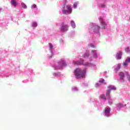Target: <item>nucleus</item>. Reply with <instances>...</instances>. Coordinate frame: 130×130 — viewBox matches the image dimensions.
I'll use <instances>...</instances> for the list:
<instances>
[{
  "instance_id": "obj_1",
  "label": "nucleus",
  "mask_w": 130,
  "mask_h": 130,
  "mask_svg": "<svg viewBox=\"0 0 130 130\" xmlns=\"http://www.w3.org/2000/svg\"><path fill=\"white\" fill-rule=\"evenodd\" d=\"M86 69H83L82 70L80 69H77L74 71V74L77 79H81V78H84V77L86 76Z\"/></svg>"
},
{
  "instance_id": "obj_2",
  "label": "nucleus",
  "mask_w": 130,
  "mask_h": 130,
  "mask_svg": "<svg viewBox=\"0 0 130 130\" xmlns=\"http://www.w3.org/2000/svg\"><path fill=\"white\" fill-rule=\"evenodd\" d=\"M67 10H63V14H71L72 13V8L70 6H67L66 7Z\"/></svg>"
},
{
  "instance_id": "obj_3",
  "label": "nucleus",
  "mask_w": 130,
  "mask_h": 130,
  "mask_svg": "<svg viewBox=\"0 0 130 130\" xmlns=\"http://www.w3.org/2000/svg\"><path fill=\"white\" fill-rule=\"evenodd\" d=\"M61 29L62 32H67V31H69V25L63 23L61 25Z\"/></svg>"
},
{
  "instance_id": "obj_4",
  "label": "nucleus",
  "mask_w": 130,
  "mask_h": 130,
  "mask_svg": "<svg viewBox=\"0 0 130 130\" xmlns=\"http://www.w3.org/2000/svg\"><path fill=\"white\" fill-rule=\"evenodd\" d=\"M107 90H110V91L111 92V91H115L116 88L114 86L110 85L107 87Z\"/></svg>"
},
{
  "instance_id": "obj_5",
  "label": "nucleus",
  "mask_w": 130,
  "mask_h": 130,
  "mask_svg": "<svg viewBox=\"0 0 130 130\" xmlns=\"http://www.w3.org/2000/svg\"><path fill=\"white\" fill-rule=\"evenodd\" d=\"M93 29L94 32H98V31H99V29H100V26L99 25H95L93 27Z\"/></svg>"
},
{
  "instance_id": "obj_6",
  "label": "nucleus",
  "mask_w": 130,
  "mask_h": 130,
  "mask_svg": "<svg viewBox=\"0 0 130 130\" xmlns=\"http://www.w3.org/2000/svg\"><path fill=\"white\" fill-rule=\"evenodd\" d=\"M122 55V53H121V51H119L117 53V57L118 58V59H121V56Z\"/></svg>"
},
{
  "instance_id": "obj_7",
  "label": "nucleus",
  "mask_w": 130,
  "mask_h": 130,
  "mask_svg": "<svg viewBox=\"0 0 130 130\" xmlns=\"http://www.w3.org/2000/svg\"><path fill=\"white\" fill-rule=\"evenodd\" d=\"M119 76L121 80H123V78H124V73H123V72H120L119 73Z\"/></svg>"
},
{
  "instance_id": "obj_8",
  "label": "nucleus",
  "mask_w": 130,
  "mask_h": 130,
  "mask_svg": "<svg viewBox=\"0 0 130 130\" xmlns=\"http://www.w3.org/2000/svg\"><path fill=\"white\" fill-rule=\"evenodd\" d=\"M110 109H106L105 110V115H106V116H108V115H109V114H110Z\"/></svg>"
},
{
  "instance_id": "obj_9",
  "label": "nucleus",
  "mask_w": 130,
  "mask_h": 130,
  "mask_svg": "<svg viewBox=\"0 0 130 130\" xmlns=\"http://www.w3.org/2000/svg\"><path fill=\"white\" fill-rule=\"evenodd\" d=\"M71 26L73 27V28H76V23H75V21H71Z\"/></svg>"
},
{
  "instance_id": "obj_10",
  "label": "nucleus",
  "mask_w": 130,
  "mask_h": 130,
  "mask_svg": "<svg viewBox=\"0 0 130 130\" xmlns=\"http://www.w3.org/2000/svg\"><path fill=\"white\" fill-rule=\"evenodd\" d=\"M121 67V64H117V68H116L115 69V71L116 72H117L118 71H119L120 69V67Z\"/></svg>"
},
{
  "instance_id": "obj_11",
  "label": "nucleus",
  "mask_w": 130,
  "mask_h": 130,
  "mask_svg": "<svg viewBox=\"0 0 130 130\" xmlns=\"http://www.w3.org/2000/svg\"><path fill=\"white\" fill-rule=\"evenodd\" d=\"M110 92H111L110 90H108V89H107V92L106 93V95L107 97H110Z\"/></svg>"
},
{
  "instance_id": "obj_12",
  "label": "nucleus",
  "mask_w": 130,
  "mask_h": 130,
  "mask_svg": "<svg viewBox=\"0 0 130 130\" xmlns=\"http://www.w3.org/2000/svg\"><path fill=\"white\" fill-rule=\"evenodd\" d=\"M11 2L12 3L13 6H14V7H16V6H17V2L15 0H12Z\"/></svg>"
},
{
  "instance_id": "obj_13",
  "label": "nucleus",
  "mask_w": 130,
  "mask_h": 130,
  "mask_svg": "<svg viewBox=\"0 0 130 130\" xmlns=\"http://www.w3.org/2000/svg\"><path fill=\"white\" fill-rule=\"evenodd\" d=\"M21 7L23 9H27V5H26L24 3H21Z\"/></svg>"
},
{
  "instance_id": "obj_14",
  "label": "nucleus",
  "mask_w": 130,
  "mask_h": 130,
  "mask_svg": "<svg viewBox=\"0 0 130 130\" xmlns=\"http://www.w3.org/2000/svg\"><path fill=\"white\" fill-rule=\"evenodd\" d=\"M100 98L101 99H103L104 100H106V96H105V95H104V94L101 95Z\"/></svg>"
},
{
  "instance_id": "obj_15",
  "label": "nucleus",
  "mask_w": 130,
  "mask_h": 130,
  "mask_svg": "<svg viewBox=\"0 0 130 130\" xmlns=\"http://www.w3.org/2000/svg\"><path fill=\"white\" fill-rule=\"evenodd\" d=\"M101 23L102 24V25H103V27L105 28V27H106V23H105V22H104L103 20L101 21Z\"/></svg>"
},
{
  "instance_id": "obj_16",
  "label": "nucleus",
  "mask_w": 130,
  "mask_h": 130,
  "mask_svg": "<svg viewBox=\"0 0 130 130\" xmlns=\"http://www.w3.org/2000/svg\"><path fill=\"white\" fill-rule=\"evenodd\" d=\"M117 107L118 108H121V107H123V105H122V104H118Z\"/></svg>"
},
{
  "instance_id": "obj_17",
  "label": "nucleus",
  "mask_w": 130,
  "mask_h": 130,
  "mask_svg": "<svg viewBox=\"0 0 130 130\" xmlns=\"http://www.w3.org/2000/svg\"><path fill=\"white\" fill-rule=\"evenodd\" d=\"M127 63H128V62H126V60H125V62L123 63V66H124L125 67H127Z\"/></svg>"
},
{
  "instance_id": "obj_18",
  "label": "nucleus",
  "mask_w": 130,
  "mask_h": 130,
  "mask_svg": "<svg viewBox=\"0 0 130 130\" xmlns=\"http://www.w3.org/2000/svg\"><path fill=\"white\" fill-rule=\"evenodd\" d=\"M91 52L94 54V57H96V51L95 50H92Z\"/></svg>"
},
{
  "instance_id": "obj_19",
  "label": "nucleus",
  "mask_w": 130,
  "mask_h": 130,
  "mask_svg": "<svg viewBox=\"0 0 130 130\" xmlns=\"http://www.w3.org/2000/svg\"><path fill=\"white\" fill-rule=\"evenodd\" d=\"M37 26V22H34L32 24V27H36Z\"/></svg>"
},
{
  "instance_id": "obj_20",
  "label": "nucleus",
  "mask_w": 130,
  "mask_h": 130,
  "mask_svg": "<svg viewBox=\"0 0 130 130\" xmlns=\"http://www.w3.org/2000/svg\"><path fill=\"white\" fill-rule=\"evenodd\" d=\"M126 61L128 62H130V57H128L127 59H126Z\"/></svg>"
},
{
  "instance_id": "obj_21",
  "label": "nucleus",
  "mask_w": 130,
  "mask_h": 130,
  "mask_svg": "<svg viewBox=\"0 0 130 130\" xmlns=\"http://www.w3.org/2000/svg\"><path fill=\"white\" fill-rule=\"evenodd\" d=\"M49 47L50 49H52V48H53V46H52V44H49Z\"/></svg>"
},
{
  "instance_id": "obj_22",
  "label": "nucleus",
  "mask_w": 130,
  "mask_h": 130,
  "mask_svg": "<svg viewBox=\"0 0 130 130\" xmlns=\"http://www.w3.org/2000/svg\"><path fill=\"white\" fill-rule=\"evenodd\" d=\"M73 7L74 8V9H76V8H77V3H75L73 5Z\"/></svg>"
},
{
  "instance_id": "obj_23",
  "label": "nucleus",
  "mask_w": 130,
  "mask_h": 130,
  "mask_svg": "<svg viewBox=\"0 0 130 130\" xmlns=\"http://www.w3.org/2000/svg\"><path fill=\"white\" fill-rule=\"evenodd\" d=\"M86 56H87V57L89 56V53H86L84 54V57H86Z\"/></svg>"
},
{
  "instance_id": "obj_24",
  "label": "nucleus",
  "mask_w": 130,
  "mask_h": 130,
  "mask_svg": "<svg viewBox=\"0 0 130 130\" xmlns=\"http://www.w3.org/2000/svg\"><path fill=\"white\" fill-rule=\"evenodd\" d=\"M37 7V6H36V5L34 4V5H32V8H33L34 9H35V8H36Z\"/></svg>"
},
{
  "instance_id": "obj_25",
  "label": "nucleus",
  "mask_w": 130,
  "mask_h": 130,
  "mask_svg": "<svg viewBox=\"0 0 130 130\" xmlns=\"http://www.w3.org/2000/svg\"><path fill=\"white\" fill-rule=\"evenodd\" d=\"M100 83H104V79H102V80L99 81Z\"/></svg>"
},
{
  "instance_id": "obj_26",
  "label": "nucleus",
  "mask_w": 130,
  "mask_h": 130,
  "mask_svg": "<svg viewBox=\"0 0 130 130\" xmlns=\"http://www.w3.org/2000/svg\"><path fill=\"white\" fill-rule=\"evenodd\" d=\"M101 8H106V6H105V5H102L101 6Z\"/></svg>"
},
{
  "instance_id": "obj_27",
  "label": "nucleus",
  "mask_w": 130,
  "mask_h": 130,
  "mask_svg": "<svg viewBox=\"0 0 130 130\" xmlns=\"http://www.w3.org/2000/svg\"><path fill=\"white\" fill-rule=\"evenodd\" d=\"M76 63H77V64H82V63H83V62H77Z\"/></svg>"
},
{
  "instance_id": "obj_28",
  "label": "nucleus",
  "mask_w": 130,
  "mask_h": 130,
  "mask_svg": "<svg viewBox=\"0 0 130 130\" xmlns=\"http://www.w3.org/2000/svg\"><path fill=\"white\" fill-rule=\"evenodd\" d=\"M97 86H98V83H96V84Z\"/></svg>"
},
{
  "instance_id": "obj_29",
  "label": "nucleus",
  "mask_w": 130,
  "mask_h": 130,
  "mask_svg": "<svg viewBox=\"0 0 130 130\" xmlns=\"http://www.w3.org/2000/svg\"><path fill=\"white\" fill-rule=\"evenodd\" d=\"M111 104H112V102L111 103Z\"/></svg>"
}]
</instances>
